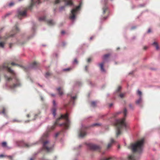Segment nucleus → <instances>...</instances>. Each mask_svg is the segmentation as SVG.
Returning a JSON list of instances; mask_svg holds the SVG:
<instances>
[{
	"label": "nucleus",
	"instance_id": "f257e3e1",
	"mask_svg": "<svg viewBox=\"0 0 160 160\" xmlns=\"http://www.w3.org/2000/svg\"><path fill=\"white\" fill-rule=\"evenodd\" d=\"M62 118H64L65 119V122L60 124V126H63L65 129H68L69 128L70 122L68 119V114L67 113L65 115H61L60 117L57 119L54 125L52 127L48 128L47 131L43 134L42 137L41 139L42 141H44L45 138L48 136L50 132L54 129L55 126L58 124V122Z\"/></svg>",
	"mask_w": 160,
	"mask_h": 160
},
{
	"label": "nucleus",
	"instance_id": "f03ea898",
	"mask_svg": "<svg viewBox=\"0 0 160 160\" xmlns=\"http://www.w3.org/2000/svg\"><path fill=\"white\" fill-rule=\"evenodd\" d=\"M127 111L126 108H124L123 111L124 117L122 119L116 121L115 125L116 127V136L118 137L121 134V130L123 128L127 129L128 128V126L125 122L126 117L127 116Z\"/></svg>",
	"mask_w": 160,
	"mask_h": 160
},
{
	"label": "nucleus",
	"instance_id": "7ed1b4c3",
	"mask_svg": "<svg viewBox=\"0 0 160 160\" xmlns=\"http://www.w3.org/2000/svg\"><path fill=\"white\" fill-rule=\"evenodd\" d=\"M10 64V62H8L4 63L1 67V69H7L9 72L13 75V78L15 79V83L9 86V88L11 89H13L20 87L21 86V83L19 80L16 76L15 73L14 72L8 67Z\"/></svg>",
	"mask_w": 160,
	"mask_h": 160
},
{
	"label": "nucleus",
	"instance_id": "20e7f679",
	"mask_svg": "<svg viewBox=\"0 0 160 160\" xmlns=\"http://www.w3.org/2000/svg\"><path fill=\"white\" fill-rule=\"evenodd\" d=\"M144 143V139H142L135 143L131 144L129 148L132 150L133 152H141L142 150Z\"/></svg>",
	"mask_w": 160,
	"mask_h": 160
},
{
	"label": "nucleus",
	"instance_id": "39448f33",
	"mask_svg": "<svg viewBox=\"0 0 160 160\" xmlns=\"http://www.w3.org/2000/svg\"><path fill=\"white\" fill-rule=\"evenodd\" d=\"M43 149L48 152H52L53 149V146L50 143L48 140L43 142Z\"/></svg>",
	"mask_w": 160,
	"mask_h": 160
},
{
	"label": "nucleus",
	"instance_id": "423d86ee",
	"mask_svg": "<svg viewBox=\"0 0 160 160\" xmlns=\"http://www.w3.org/2000/svg\"><path fill=\"white\" fill-rule=\"evenodd\" d=\"M80 9V3L79 4L77 7L71 10V13L70 14L69 17V18L72 20H74L76 18V16L78 13V12L79 10Z\"/></svg>",
	"mask_w": 160,
	"mask_h": 160
},
{
	"label": "nucleus",
	"instance_id": "0eeeda50",
	"mask_svg": "<svg viewBox=\"0 0 160 160\" xmlns=\"http://www.w3.org/2000/svg\"><path fill=\"white\" fill-rule=\"evenodd\" d=\"M88 147L90 149L93 151H99L101 149V148L99 146L92 144H88Z\"/></svg>",
	"mask_w": 160,
	"mask_h": 160
},
{
	"label": "nucleus",
	"instance_id": "6e6552de",
	"mask_svg": "<svg viewBox=\"0 0 160 160\" xmlns=\"http://www.w3.org/2000/svg\"><path fill=\"white\" fill-rule=\"evenodd\" d=\"M65 3V5L61 7L60 8V11H62L64 9L65 7L67 6H71L73 4L72 0H63Z\"/></svg>",
	"mask_w": 160,
	"mask_h": 160
},
{
	"label": "nucleus",
	"instance_id": "1a4fd4ad",
	"mask_svg": "<svg viewBox=\"0 0 160 160\" xmlns=\"http://www.w3.org/2000/svg\"><path fill=\"white\" fill-rule=\"evenodd\" d=\"M19 31V29L18 27V26L17 25H16L15 27L12 30V32L13 34H11L10 36L9 37H13L15 34L18 33Z\"/></svg>",
	"mask_w": 160,
	"mask_h": 160
},
{
	"label": "nucleus",
	"instance_id": "9d476101",
	"mask_svg": "<svg viewBox=\"0 0 160 160\" xmlns=\"http://www.w3.org/2000/svg\"><path fill=\"white\" fill-rule=\"evenodd\" d=\"M53 105L54 106V107L52 108V114H53V115L54 117H55V116L56 115V109L55 107V106H56V103L55 102V100H53Z\"/></svg>",
	"mask_w": 160,
	"mask_h": 160
},
{
	"label": "nucleus",
	"instance_id": "9b49d317",
	"mask_svg": "<svg viewBox=\"0 0 160 160\" xmlns=\"http://www.w3.org/2000/svg\"><path fill=\"white\" fill-rule=\"evenodd\" d=\"M128 160H137V158L134 153L129 155L128 157Z\"/></svg>",
	"mask_w": 160,
	"mask_h": 160
},
{
	"label": "nucleus",
	"instance_id": "f8f14e48",
	"mask_svg": "<svg viewBox=\"0 0 160 160\" xmlns=\"http://www.w3.org/2000/svg\"><path fill=\"white\" fill-rule=\"evenodd\" d=\"M86 131V129H84L82 128V129L81 130V138H83L86 135L87 133Z\"/></svg>",
	"mask_w": 160,
	"mask_h": 160
},
{
	"label": "nucleus",
	"instance_id": "ddd939ff",
	"mask_svg": "<svg viewBox=\"0 0 160 160\" xmlns=\"http://www.w3.org/2000/svg\"><path fill=\"white\" fill-rule=\"evenodd\" d=\"M115 142V141L112 138L110 140V143H108V145L107 149H109L110 148L112 147V143Z\"/></svg>",
	"mask_w": 160,
	"mask_h": 160
},
{
	"label": "nucleus",
	"instance_id": "4468645a",
	"mask_svg": "<svg viewBox=\"0 0 160 160\" xmlns=\"http://www.w3.org/2000/svg\"><path fill=\"white\" fill-rule=\"evenodd\" d=\"M104 64V62H103L101 63H100L99 64V67L100 68L102 72H105V70L104 69V68H103V65Z\"/></svg>",
	"mask_w": 160,
	"mask_h": 160
},
{
	"label": "nucleus",
	"instance_id": "2eb2a0df",
	"mask_svg": "<svg viewBox=\"0 0 160 160\" xmlns=\"http://www.w3.org/2000/svg\"><path fill=\"white\" fill-rule=\"evenodd\" d=\"M102 10H103L102 13H103V14L104 15L106 12H108V7L106 5L104 6V7L102 8Z\"/></svg>",
	"mask_w": 160,
	"mask_h": 160
},
{
	"label": "nucleus",
	"instance_id": "dca6fc26",
	"mask_svg": "<svg viewBox=\"0 0 160 160\" xmlns=\"http://www.w3.org/2000/svg\"><path fill=\"white\" fill-rule=\"evenodd\" d=\"M57 90L60 95L61 96L63 94V92L61 88L59 87L58 88Z\"/></svg>",
	"mask_w": 160,
	"mask_h": 160
},
{
	"label": "nucleus",
	"instance_id": "f3484780",
	"mask_svg": "<svg viewBox=\"0 0 160 160\" xmlns=\"http://www.w3.org/2000/svg\"><path fill=\"white\" fill-rule=\"evenodd\" d=\"M47 23L49 25H52L55 24V22L52 20H48L47 21Z\"/></svg>",
	"mask_w": 160,
	"mask_h": 160
},
{
	"label": "nucleus",
	"instance_id": "a211bd4d",
	"mask_svg": "<svg viewBox=\"0 0 160 160\" xmlns=\"http://www.w3.org/2000/svg\"><path fill=\"white\" fill-rule=\"evenodd\" d=\"M113 160L112 158V157H109L108 158L104 157V158H102L100 159V160Z\"/></svg>",
	"mask_w": 160,
	"mask_h": 160
},
{
	"label": "nucleus",
	"instance_id": "6ab92c4d",
	"mask_svg": "<svg viewBox=\"0 0 160 160\" xmlns=\"http://www.w3.org/2000/svg\"><path fill=\"white\" fill-rule=\"evenodd\" d=\"M37 66V63L36 62H33L31 65L30 67L32 68H35Z\"/></svg>",
	"mask_w": 160,
	"mask_h": 160
},
{
	"label": "nucleus",
	"instance_id": "aec40b11",
	"mask_svg": "<svg viewBox=\"0 0 160 160\" xmlns=\"http://www.w3.org/2000/svg\"><path fill=\"white\" fill-rule=\"evenodd\" d=\"M142 98L141 97H140L138 99V100H137L136 102V103L137 104H138L142 103Z\"/></svg>",
	"mask_w": 160,
	"mask_h": 160
},
{
	"label": "nucleus",
	"instance_id": "412c9836",
	"mask_svg": "<svg viewBox=\"0 0 160 160\" xmlns=\"http://www.w3.org/2000/svg\"><path fill=\"white\" fill-rule=\"evenodd\" d=\"M4 78L7 81H10L12 80V78L11 77H8L7 75L4 76Z\"/></svg>",
	"mask_w": 160,
	"mask_h": 160
},
{
	"label": "nucleus",
	"instance_id": "4be33fe9",
	"mask_svg": "<svg viewBox=\"0 0 160 160\" xmlns=\"http://www.w3.org/2000/svg\"><path fill=\"white\" fill-rule=\"evenodd\" d=\"M2 146L3 147H6L8 148H9L7 146V143L6 142H3L2 143Z\"/></svg>",
	"mask_w": 160,
	"mask_h": 160
},
{
	"label": "nucleus",
	"instance_id": "5701e85b",
	"mask_svg": "<svg viewBox=\"0 0 160 160\" xmlns=\"http://www.w3.org/2000/svg\"><path fill=\"white\" fill-rule=\"evenodd\" d=\"M109 54L105 55L103 57V59L105 61L107 60L109 58Z\"/></svg>",
	"mask_w": 160,
	"mask_h": 160
},
{
	"label": "nucleus",
	"instance_id": "b1692460",
	"mask_svg": "<svg viewBox=\"0 0 160 160\" xmlns=\"http://www.w3.org/2000/svg\"><path fill=\"white\" fill-rule=\"evenodd\" d=\"M32 144H29L28 143H24L23 146L26 148H29L30 147L32 146Z\"/></svg>",
	"mask_w": 160,
	"mask_h": 160
},
{
	"label": "nucleus",
	"instance_id": "393cba45",
	"mask_svg": "<svg viewBox=\"0 0 160 160\" xmlns=\"http://www.w3.org/2000/svg\"><path fill=\"white\" fill-rule=\"evenodd\" d=\"M11 122L13 123L15 122H21V121L18 119H12V120Z\"/></svg>",
	"mask_w": 160,
	"mask_h": 160
},
{
	"label": "nucleus",
	"instance_id": "a878e982",
	"mask_svg": "<svg viewBox=\"0 0 160 160\" xmlns=\"http://www.w3.org/2000/svg\"><path fill=\"white\" fill-rule=\"evenodd\" d=\"M39 20L40 21H46V17L45 16H43L40 18L39 19Z\"/></svg>",
	"mask_w": 160,
	"mask_h": 160
},
{
	"label": "nucleus",
	"instance_id": "bb28decb",
	"mask_svg": "<svg viewBox=\"0 0 160 160\" xmlns=\"http://www.w3.org/2000/svg\"><path fill=\"white\" fill-rule=\"evenodd\" d=\"M153 44L156 46V49L158 50L159 48L156 42H154Z\"/></svg>",
	"mask_w": 160,
	"mask_h": 160
},
{
	"label": "nucleus",
	"instance_id": "cd10ccee",
	"mask_svg": "<svg viewBox=\"0 0 160 160\" xmlns=\"http://www.w3.org/2000/svg\"><path fill=\"white\" fill-rule=\"evenodd\" d=\"M51 75V73L49 72H46L45 75V77L46 78H48V76Z\"/></svg>",
	"mask_w": 160,
	"mask_h": 160
},
{
	"label": "nucleus",
	"instance_id": "c85d7f7f",
	"mask_svg": "<svg viewBox=\"0 0 160 160\" xmlns=\"http://www.w3.org/2000/svg\"><path fill=\"white\" fill-rule=\"evenodd\" d=\"M91 105L92 107H95L96 106V102H91Z\"/></svg>",
	"mask_w": 160,
	"mask_h": 160
},
{
	"label": "nucleus",
	"instance_id": "c756f323",
	"mask_svg": "<svg viewBox=\"0 0 160 160\" xmlns=\"http://www.w3.org/2000/svg\"><path fill=\"white\" fill-rule=\"evenodd\" d=\"M4 44L5 43L2 42H0V47L2 48H3L4 47Z\"/></svg>",
	"mask_w": 160,
	"mask_h": 160
},
{
	"label": "nucleus",
	"instance_id": "7c9ffc66",
	"mask_svg": "<svg viewBox=\"0 0 160 160\" xmlns=\"http://www.w3.org/2000/svg\"><path fill=\"white\" fill-rule=\"evenodd\" d=\"M108 13H107V15L106 16L102 17V18L101 19L102 20H105L106 19V18H107V17H108Z\"/></svg>",
	"mask_w": 160,
	"mask_h": 160
},
{
	"label": "nucleus",
	"instance_id": "2f4dec72",
	"mask_svg": "<svg viewBox=\"0 0 160 160\" xmlns=\"http://www.w3.org/2000/svg\"><path fill=\"white\" fill-rule=\"evenodd\" d=\"M71 69H72V68H67L66 69H64L63 71H68Z\"/></svg>",
	"mask_w": 160,
	"mask_h": 160
},
{
	"label": "nucleus",
	"instance_id": "473e14b6",
	"mask_svg": "<svg viewBox=\"0 0 160 160\" xmlns=\"http://www.w3.org/2000/svg\"><path fill=\"white\" fill-rule=\"evenodd\" d=\"M14 4V2H11L8 5L10 7H12V6H13Z\"/></svg>",
	"mask_w": 160,
	"mask_h": 160
},
{
	"label": "nucleus",
	"instance_id": "72a5a7b5",
	"mask_svg": "<svg viewBox=\"0 0 160 160\" xmlns=\"http://www.w3.org/2000/svg\"><path fill=\"white\" fill-rule=\"evenodd\" d=\"M2 113L4 114H5V109L3 107L2 108Z\"/></svg>",
	"mask_w": 160,
	"mask_h": 160
},
{
	"label": "nucleus",
	"instance_id": "f704fd0d",
	"mask_svg": "<svg viewBox=\"0 0 160 160\" xmlns=\"http://www.w3.org/2000/svg\"><path fill=\"white\" fill-rule=\"evenodd\" d=\"M125 96V94L121 93L119 95V96L122 98H123Z\"/></svg>",
	"mask_w": 160,
	"mask_h": 160
},
{
	"label": "nucleus",
	"instance_id": "c9c22d12",
	"mask_svg": "<svg viewBox=\"0 0 160 160\" xmlns=\"http://www.w3.org/2000/svg\"><path fill=\"white\" fill-rule=\"evenodd\" d=\"M77 98V96H74L73 97H72L71 98V100H75Z\"/></svg>",
	"mask_w": 160,
	"mask_h": 160
},
{
	"label": "nucleus",
	"instance_id": "e433bc0d",
	"mask_svg": "<svg viewBox=\"0 0 160 160\" xmlns=\"http://www.w3.org/2000/svg\"><path fill=\"white\" fill-rule=\"evenodd\" d=\"M137 93L139 95V96H141L142 95V92L141 91L138 90L137 91Z\"/></svg>",
	"mask_w": 160,
	"mask_h": 160
},
{
	"label": "nucleus",
	"instance_id": "4c0bfd02",
	"mask_svg": "<svg viewBox=\"0 0 160 160\" xmlns=\"http://www.w3.org/2000/svg\"><path fill=\"white\" fill-rule=\"evenodd\" d=\"M121 89V87L120 86H119L118 88V89H117V92H119L120 91V90Z\"/></svg>",
	"mask_w": 160,
	"mask_h": 160
},
{
	"label": "nucleus",
	"instance_id": "58836bf2",
	"mask_svg": "<svg viewBox=\"0 0 160 160\" xmlns=\"http://www.w3.org/2000/svg\"><path fill=\"white\" fill-rule=\"evenodd\" d=\"M60 2V0H55V4H58Z\"/></svg>",
	"mask_w": 160,
	"mask_h": 160
},
{
	"label": "nucleus",
	"instance_id": "ea45409f",
	"mask_svg": "<svg viewBox=\"0 0 160 160\" xmlns=\"http://www.w3.org/2000/svg\"><path fill=\"white\" fill-rule=\"evenodd\" d=\"M73 63H78V61L76 59H74V61H73Z\"/></svg>",
	"mask_w": 160,
	"mask_h": 160
},
{
	"label": "nucleus",
	"instance_id": "a19ab883",
	"mask_svg": "<svg viewBox=\"0 0 160 160\" xmlns=\"http://www.w3.org/2000/svg\"><path fill=\"white\" fill-rule=\"evenodd\" d=\"M11 13H8L7 14H6L5 15V17H7V16H8L9 15H11Z\"/></svg>",
	"mask_w": 160,
	"mask_h": 160
},
{
	"label": "nucleus",
	"instance_id": "79ce46f5",
	"mask_svg": "<svg viewBox=\"0 0 160 160\" xmlns=\"http://www.w3.org/2000/svg\"><path fill=\"white\" fill-rule=\"evenodd\" d=\"M99 125H100V124L98 123H95V124H93V126H99Z\"/></svg>",
	"mask_w": 160,
	"mask_h": 160
},
{
	"label": "nucleus",
	"instance_id": "37998d69",
	"mask_svg": "<svg viewBox=\"0 0 160 160\" xmlns=\"http://www.w3.org/2000/svg\"><path fill=\"white\" fill-rule=\"evenodd\" d=\"M60 132H58L57 133H56L55 134V137L56 138L58 136V135L59 134Z\"/></svg>",
	"mask_w": 160,
	"mask_h": 160
},
{
	"label": "nucleus",
	"instance_id": "c03bdc74",
	"mask_svg": "<svg viewBox=\"0 0 160 160\" xmlns=\"http://www.w3.org/2000/svg\"><path fill=\"white\" fill-rule=\"evenodd\" d=\"M11 65H12V66H14V65H17V64H16V63H15L13 62H12L11 63Z\"/></svg>",
	"mask_w": 160,
	"mask_h": 160
},
{
	"label": "nucleus",
	"instance_id": "a18cd8bd",
	"mask_svg": "<svg viewBox=\"0 0 160 160\" xmlns=\"http://www.w3.org/2000/svg\"><path fill=\"white\" fill-rule=\"evenodd\" d=\"M91 61V59L90 58H88L87 60V62H89Z\"/></svg>",
	"mask_w": 160,
	"mask_h": 160
},
{
	"label": "nucleus",
	"instance_id": "49530a36",
	"mask_svg": "<svg viewBox=\"0 0 160 160\" xmlns=\"http://www.w3.org/2000/svg\"><path fill=\"white\" fill-rule=\"evenodd\" d=\"M129 106L130 108L131 109H133V107L131 104H130L129 105Z\"/></svg>",
	"mask_w": 160,
	"mask_h": 160
},
{
	"label": "nucleus",
	"instance_id": "de8ad7c7",
	"mask_svg": "<svg viewBox=\"0 0 160 160\" xmlns=\"http://www.w3.org/2000/svg\"><path fill=\"white\" fill-rule=\"evenodd\" d=\"M35 159V158L33 157V158H30L29 160H34Z\"/></svg>",
	"mask_w": 160,
	"mask_h": 160
},
{
	"label": "nucleus",
	"instance_id": "09e8293b",
	"mask_svg": "<svg viewBox=\"0 0 160 160\" xmlns=\"http://www.w3.org/2000/svg\"><path fill=\"white\" fill-rule=\"evenodd\" d=\"M61 33L62 34H63L65 33V32L64 31H62L61 32Z\"/></svg>",
	"mask_w": 160,
	"mask_h": 160
},
{
	"label": "nucleus",
	"instance_id": "8fccbe9b",
	"mask_svg": "<svg viewBox=\"0 0 160 160\" xmlns=\"http://www.w3.org/2000/svg\"><path fill=\"white\" fill-rule=\"evenodd\" d=\"M13 44L12 43H10L9 44V47L10 48H11L12 47V45Z\"/></svg>",
	"mask_w": 160,
	"mask_h": 160
},
{
	"label": "nucleus",
	"instance_id": "3c124183",
	"mask_svg": "<svg viewBox=\"0 0 160 160\" xmlns=\"http://www.w3.org/2000/svg\"><path fill=\"white\" fill-rule=\"evenodd\" d=\"M4 157V155H3V154H1L0 155V158H3Z\"/></svg>",
	"mask_w": 160,
	"mask_h": 160
},
{
	"label": "nucleus",
	"instance_id": "603ef678",
	"mask_svg": "<svg viewBox=\"0 0 160 160\" xmlns=\"http://www.w3.org/2000/svg\"><path fill=\"white\" fill-rule=\"evenodd\" d=\"M88 68V66H85V69L86 71H87Z\"/></svg>",
	"mask_w": 160,
	"mask_h": 160
},
{
	"label": "nucleus",
	"instance_id": "864d4df0",
	"mask_svg": "<svg viewBox=\"0 0 160 160\" xmlns=\"http://www.w3.org/2000/svg\"><path fill=\"white\" fill-rule=\"evenodd\" d=\"M151 32V29H149L148 30V33H150Z\"/></svg>",
	"mask_w": 160,
	"mask_h": 160
},
{
	"label": "nucleus",
	"instance_id": "5fc2aeb1",
	"mask_svg": "<svg viewBox=\"0 0 160 160\" xmlns=\"http://www.w3.org/2000/svg\"><path fill=\"white\" fill-rule=\"evenodd\" d=\"M94 38V36H92L90 37V40H92Z\"/></svg>",
	"mask_w": 160,
	"mask_h": 160
},
{
	"label": "nucleus",
	"instance_id": "6e6d98bb",
	"mask_svg": "<svg viewBox=\"0 0 160 160\" xmlns=\"http://www.w3.org/2000/svg\"><path fill=\"white\" fill-rule=\"evenodd\" d=\"M147 47L145 46V47H144L143 49L144 50H146L147 49Z\"/></svg>",
	"mask_w": 160,
	"mask_h": 160
},
{
	"label": "nucleus",
	"instance_id": "4d7b16f0",
	"mask_svg": "<svg viewBox=\"0 0 160 160\" xmlns=\"http://www.w3.org/2000/svg\"><path fill=\"white\" fill-rule=\"evenodd\" d=\"M27 117L28 118H29L30 117V115L29 114H28L27 115Z\"/></svg>",
	"mask_w": 160,
	"mask_h": 160
},
{
	"label": "nucleus",
	"instance_id": "13d9d810",
	"mask_svg": "<svg viewBox=\"0 0 160 160\" xmlns=\"http://www.w3.org/2000/svg\"><path fill=\"white\" fill-rule=\"evenodd\" d=\"M112 105V103H111L110 104L109 107H111Z\"/></svg>",
	"mask_w": 160,
	"mask_h": 160
},
{
	"label": "nucleus",
	"instance_id": "bf43d9fd",
	"mask_svg": "<svg viewBox=\"0 0 160 160\" xmlns=\"http://www.w3.org/2000/svg\"><path fill=\"white\" fill-rule=\"evenodd\" d=\"M82 4V2H81V4H80V5H81V7Z\"/></svg>",
	"mask_w": 160,
	"mask_h": 160
},
{
	"label": "nucleus",
	"instance_id": "052dcab7",
	"mask_svg": "<svg viewBox=\"0 0 160 160\" xmlns=\"http://www.w3.org/2000/svg\"><path fill=\"white\" fill-rule=\"evenodd\" d=\"M78 136H80V133L78 134Z\"/></svg>",
	"mask_w": 160,
	"mask_h": 160
},
{
	"label": "nucleus",
	"instance_id": "680f3d73",
	"mask_svg": "<svg viewBox=\"0 0 160 160\" xmlns=\"http://www.w3.org/2000/svg\"><path fill=\"white\" fill-rule=\"evenodd\" d=\"M52 95L53 96H54V94H52Z\"/></svg>",
	"mask_w": 160,
	"mask_h": 160
}]
</instances>
